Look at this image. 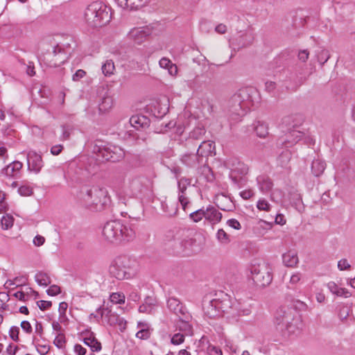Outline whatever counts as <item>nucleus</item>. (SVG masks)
<instances>
[{
  "instance_id": "obj_64",
  "label": "nucleus",
  "mask_w": 355,
  "mask_h": 355,
  "mask_svg": "<svg viewBox=\"0 0 355 355\" xmlns=\"http://www.w3.org/2000/svg\"><path fill=\"white\" fill-rule=\"evenodd\" d=\"M18 350V347L12 344L9 345L6 349V352L9 355H15Z\"/></svg>"
},
{
  "instance_id": "obj_24",
  "label": "nucleus",
  "mask_w": 355,
  "mask_h": 355,
  "mask_svg": "<svg viewBox=\"0 0 355 355\" xmlns=\"http://www.w3.org/2000/svg\"><path fill=\"white\" fill-rule=\"evenodd\" d=\"M253 129L258 137L265 138L268 135V128L266 124L261 121H257L253 124Z\"/></svg>"
},
{
  "instance_id": "obj_32",
  "label": "nucleus",
  "mask_w": 355,
  "mask_h": 355,
  "mask_svg": "<svg viewBox=\"0 0 355 355\" xmlns=\"http://www.w3.org/2000/svg\"><path fill=\"white\" fill-rule=\"evenodd\" d=\"M114 64L111 60H106L102 66V71L105 76H110L114 74Z\"/></svg>"
},
{
  "instance_id": "obj_36",
  "label": "nucleus",
  "mask_w": 355,
  "mask_h": 355,
  "mask_svg": "<svg viewBox=\"0 0 355 355\" xmlns=\"http://www.w3.org/2000/svg\"><path fill=\"white\" fill-rule=\"evenodd\" d=\"M110 300L113 304H124L125 297L123 293H113L110 296Z\"/></svg>"
},
{
  "instance_id": "obj_4",
  "label": "nucleus",
  "mask_w": 355,
  "mask_h": 355,
  "mask_svg": "<svg viewBox=\"0 0 355 355\" xmlns=\"http://www.w3.org/2000/svg\"><path fill=\"white\" fill-rule=\"evenodd\" d=\"M85 18L90 26H105L111 20V9L101 1L92 2L85 11Z\"/></svg>"
},
{
  "instance_id": "obj_3",
  "label": "nucleus",
  "mask_w": 355,
  "mask_h": 355,
  "mask_svg": "<svg viewBox=\"0 0 355 355\" xmlns=\"http://www.w3.org/2000/svg\"><path fill=\"white\" fill-rule=\"evenodd\" d=\"M102 236L105 241L117 244L132 239L135 232L130 227L123 224L120 220H111L103 226Z\"/></svg>"
},
{
  "instance_id": "obj_25",
  "label": "nucleus",
  "mask_w": 355,
  "mask_h": 355,
  "mask_svg": "<svg viewBox=\"0 0 355 355\" xmlns=\"http://www.w3.org/2000/svg\"><path fill=\"white\" fill-rule=\"evenodd\" d=\"M113 105V100L110 96H105L99 103L98 109L101 113H105L111 110Z\"/></svg>"
},
{
  "instance_id": "obj_49",
  "label": "nucleus",
  "mask_w": 355,
  "mask_h": 355,
  "mask_svg": "<svg viewBox=\"0 0 355 355\" xmlns=\"http://www.w3.org/2000/svg\"><path fill=\"white\" fill-rule=\"evenodd\" d=\"M257 207L261 211H270V205L267 200L262 199L257 202Z\"/></svg>"
},
{
  "instance_id": "obj_45",
  "label": "nucleus",
  "mask_w": 355,
  "mask_h": 355,
  "mask_svg": "<svg viewBox=\"0 0 355 355\" xmlns=\"http://www.w3.org/2000/svg\"><path fill=\"white\" fill-rule=\"evenodd\" d=\"M177 328L180 329V331L184 332V335L191 331V326L190 324L184 321L179 320L177 323Z\"/></svg>"
},
{
  "instance_id": "obj_37",
  "label": "nucleus",
  "mask_w": 355,
  "mask_h": 355,
  "mask_svg": "<svg viewBox=\"0 0 355 355\" xmlns=\"http://www.w3.org/2000/svg\"><path fill=\"white\" fill-rule=\"evenodd\" d=\"M168 307L170 310L177 313L178 311L181 310V304L175 298H170L167 302Z\"/></svg>"
},
{
  "instance_id": "obj_13",
  "label": "nucleus",
  "mask_w": 355,
  "mask_h": 355,
  "mask_svg": "<svg viewBox=\"0 0 355 355\" xmlns=\"http://www.w3.org/2000/svg\"><path fill=\"white\" fill-rule=\"evenodd\" d=\"M197 154L200 157H208L214 155L215 144L212 141H205L199 146Z\"/></svg>"
},
{
  "instance_id": "obj_52",
  "label": "nucleus",
  "mask_w": 355,
  "mask_h": 355,
  "mask_svg": "<svg viewBox=\"0 0 355 355\" xmlns=\"http://www.w3.org/2000/svg\"><path fill=\"white\" fill-rule=\"evenodd\" d=\"M207 352L209 355H223L221 349L214 345H209Z\"/></svg>"
},
{
  "instance_id": "obj_22",
  "label": "nucleus",
  "mask_w": 355,
  "mask_h": 355,
  "mask_svg": "<svg viewBox=\"0 0 355 355\" xmlns=\"http://www.w3.org/2000/svg\"><path fill=\"white\" fill-rule=\"evenodd\" d=\"M108 322L111 325L117 326L121 331L125 330L126 328V321L123 318H120L116 314H110L108 319Z\"/></svg>"
},
{
  "instance_id": "obj_8",
  "label": "nucleus",
  "mask_w": 355,
  "mask_h": 355,
  "mask_svg": "<svg viewBox=\"0 0 355 355\" xmlns=\"http://www.w3.org/2000/svg\"><path fill=\"white\" fill-rule=\"evenodd\" d=\"M150 34V31L148 27L133 28L129 31L128 38L135 44H140L147 39Z\"/></svg>"
},
{
  "instance_id": "obj_61",
  "label": "nucleus",
  "mask_w": 355,
  "mask_h": 355,
  "mask_svg": "<svg viewBox=\"0 0 355 355\" xmlns=\"http://www.w3.org/2000/svg\"><path fill=\"white\" fill-rule=\"evenodd\" d=\"M63 146L61 144L55 145L51 147V153L53 155H58L62 150Z\"/></svg>"
},
{
  "instance_id": "obj_26",
  "label": "nucleus",
  "mask_w": 355,
  "mask_h": 355,
  "mask_svg": "<svg viewBox=\"0 0 355 355\" xmlns=\"http://www.w3.org/2000/svg\"><path fill=\"white\" fill-rule=\"evenodd\" d=\"M259 189L263 192H268L272 187V182L268 178L259 176L257 178Z\"/></svg>"
},
{
  "instance_id": "obj_30",
  "label": "nucleus",
  "mask_w": 355,
  "mask_h": 355,
  "mask_svg": "<svg viewBox=\"0 0 355 355\" xmlns=\"http://www.w3.org/2000/svg\"><path fill=\"white\" fill-rule=\"evenodd\" d=\"M146 119L144 116H132L130 119V123L132 127L136 129H139L140 128H143L144 126V123H146Z\"/></svg>"
},
{
  "instance_id": "obj_51",
  "label": "nucleus",
  "mask_w": 355,
  "mask_h": 355,
  "mask_svg": "<svg viewBox=\"0 0 355 355\" xmlns=\"http://www.w3.org/2000/svg\"><path fill=\"white\" fill-rule=\"evenodd\" d=\"M150 336V329H144L139 330L138 332L136 334V336L138 338L145 340L148 339Z\"/></svg>"
},
{
  "instance_id": "obj_58",
  "label": "nucleus",
  "mask_w": 355,
  "mask_h": 355,
  "mask_svg": "<svg viewBox=\"0 0 355 355\" xmlns=\"http://www.w3.org/2000/svg\"><path fill=\"white\" fill-rule=\"evenodd\" d=\"M309 53L307 50H302L298 53L297 57L300 61L305 62L309 58Z\"/></svg>"
},
{
  "instance_id": "obj_11",
  "label": "nucleus",
  "mask_w": 355,
  "mask_h": 355,
  "mask_svg": "<svg viewBox=\"0 0 355 355\" xmlns=\"http://www.w3.org/2000/svg\"><path fill=\"white\" fill-rule=\"evenodd\" d=\"M123 9L138 10L148 3L150 0H115Z\"/></svg>"
},
{
  "instance_id": "obj_23",
  "label": "nucleus",
  "mask_w": 355,
  "mask_h": 355,
  "mask_svg": "<svg viewBox=\"0 0 355 355\" xmlns=\"http://www.w3.org/2000/svg\"><path fill=\"white\" fill-rule=\"evenodd\" d=\"M326 168V164L324 161L320 159H315L312 162L311 171L313 174L318 177L321 175Z\"/></svg>"
},
{
  "instance_id": "obj_50",
  "label": "nucleus",
  "mask_w": 355,
  "mask_h": 355,
  "mask_svg": "<svg viewBox=\"0 0 355 355\" xmlns=\"http://www.w3.org/2000/svg\"><path fill=\"white\" fill-rule=\"evenodd\" d=\"M20 327L22 329V330L28 334H31L33 331V327H32V325L31 324V323L27 321V320H24L21 322V324H20Z\"/></svg>"
},
{
  "instance_id": "obj_40",
  "label": "nucleus",
  "mask_w": 355,
  "mask_h": 355,
  "mask_svg": "<svg viewBox=\"0 0 355 355\" xmlns=\"http://www.w3.org/2000/svg\"><path fill=\"white\" fill-rule=\"evenodd\" d=\"M190 218L195 223L200 221L203 218H205V209H200L193 211L190 214Z\"/></svg>"
},
{
  "instance_id": "obj_59",
  "label": "nucleus",
  "mask_w": 355,
  "mask_h": 355,
  "mask_svg": "<svg viewBox=\"0 0 355 355\" xmlns=\"http://www.w3.org/2000/svg\"><path fill=\"white\" fill-rule=\"evenodd\" d=\"M159 66L164 69H168L173 63L166 58H162L159 62Z\"/></svg>"
},
{
  "instance_id": "obj_27",
  "label": "nucleus",
  "mask_w": 355,
  "mask_h": 355,
  "mask_svg": "<svg viewBox=\"0 0 355 355\" xmlns=\"http://www.w3.org/2000/svg\"><path fill=\"white\" fill-rule=\"evenodd\" d=\"M217 309H219V316L227 311L230 308V301L227 295H225L222 300L217 299Z\"/></svg>"
},
{
  "instance_id": "obj_60",
  "label": "nucleus",
  "mask_w": 355,
  "mask_h": 355,
  "mask_svg": "<svg viewBox=\"0 0 355 355\" xmlns=\"http://www.w3.org/2000/svg\"><path fill=\"white\" fill-rule=\"evenodd\" d=\"M86 74V72L84 70L78 69L76 72L73 75L72 79L74 81H78L80 79L83 78Z\"/></svg>"
},
{
  "instance_id": "obj_28",
  "label": "nucleus",
  "mask_w": 355,
  "mask_h": 355,
  "mask_svg": "<svg viewBox=\"0 0 355 355\" xmlns=\"http://www.w3.org/2000/svg\"><path fill=\"white\" fill-rule=\"evenodd\" d=\"M327 287L333 294H335L338 296L347 297V291L345 288L338 287V285L333 282H329L327 284Z\"/></svg>"
},
{
  "instance_id": "obj_46",
  "label": "nucleus",
  "mask_w": 355,
  "mask_h": 355,
  "mask_svg": "<svg viewBox=\"0 0 355 355\" xmlns=\"http://www.w3.org/2000/svg\"><path fill=\"white\" fill-rule=\"evenodd\" d=\"M205 133V130L201 127H197L191 132V137L193 139H198Z\"/></svg>"
},
{
  "instance_id": "obj_57",
  "label": "nucleus",
  "mask_w": 355,
  "mask_h": 355,
  "mask_svg": "<svg viewBox=\"0 0 355 355\" xmlns=\"http://www.w3.org/2000/svg\"><path fill=\"white\" fill-rule=\"evenodd\" d=\"M227 224L230 227H231L235 230H240L241 228V225L240 223L237 220L234 219V218L228 220L227 221Z\"/></svg>"
},
{
  "instance_id": "obj_21",
  "label": "nucleus",
  "mask_w": 355,
  "mask_h": 355,
  "mask_svg": "<svg viewBox=\"0 0 355 355\" xmlns=\"http://www.w3.org/2000/svg\"><path fill=\"white\" fill-rule=\"evenodd\" d=\"M283 262L287 267H295L298 263V257L295 252L289 251L283 254Z\"/></svg>"
},
{
  "instance_id": "obj_5",
  "label": "nucleus",
  "mask_w": 355,
  "mask_h": 355,
  "mask_svg": "<svg viewBox=\"0 0 355 355\" xmlns=\"http://www.w3.org/2000/svg\"><path fill=\"white\" fill-rule=\"evenodd\" d=\"M291 309L279 308L275 314V323L281 331H286L288 334H295L302 326L300 318Z\"/></svg>"
},
{
  "instance_id": "obj_55",
  "label": "nucleus",
  "mask_w": 355,
  "mask_h": 355,
  "mask_svg": "<svg viewBox=\"0 0 355 355\" xmlns=\"http://www.w3.org/2000/svg\"><path fill=\"white\" fill-rule=\"evenodd\" d=\"M338 267L340 270H344L350 268L351 266L347 259H343L338 261Z\"/></svg>"
},
{
  "instance_id": "obj_48",
  "label": "nucleus",
  "mask_w": 355,
  "mask_h": 355,
  "mask_svg": "<svg viewBox=\"0 0 355 355\" xmlns=\"http://www.w3.org/2000/svg\"><path fill=\"white\" fill-rule=\"evenodd\" d=\"M18 192L22 196H30L33 193V189L29 186H21L18 189Z\"/></svg>"
},
{
  "instance_id": "obj_34",
  "label": "nucleus",
  "mask_w": 355,
  "mask_h": 355,
  "mask_svg": "<svg viewBox=\"0 0 355 355\" xmlns=\"http://www.w3.org/2000/svg\"><path fill=\"white\" fill-rule=\"evenodd\" d=\"M1 224L2 229L7 230L13 226L14 218L11 215L6 214L2 217Z\"/></svg>"
},
{
  "instance_id": "obj_14",
  "label": "nucleus",
  "mask_w": 355,
  "mask_h": 355,
  "mask_svg": "<svg viewBox=\"0 0 355 355\" xmlns=\"http://www.w3.org/2000/svg\"><path fill=\"white\" fill-rule=\"evenodd\" d=\"M303 135V132L300 130L295 129L291 130L286 134L285 139L282 141V144L286 148L290 147L300 141Z\"/></svg>"
},
{
  "instance_id": "obj_56",
  "label": "nucleus",
  "mask_w": 355,
  "mask_h": 355,
  "mask_svg": "<svg viewBox=\"0 0 355 355\" xmlns=\"http://www.w3.org/2000/svg\"><path fill=\"white\" fill-rule=\"evenodd\" d=\"M73 351L77 355H85L86 354V349L80 344H76L73 347Z\"/></svg>"
},
{
  "instance_id": "obj_9",
  "label": "nucleus",
  "mask_w": 355,
  "mask_h": 355,
  "mask_svg": "<svg viewBox=\"0 0 355 355\" xmlns=\"http://www.w3.org/2000/svg\"><path fill=\"white\" fill-rule=\"evenodd\" d=\"M27 163L29 171L39 173L43 166L42 155L33 150L29 151L27 154Z\"/></svg>"
},
{
  "instance_id": "obj_53",
  "label": "nucleus",
  "mask_w": 355,
  "mask_h": 355,
  "mask_svg": "<svg viewBox=\"0 0 355 355\" xmlns=\"http://www.w3.org/2000/svg\"><path fill=\"white\" fill-rule=\"evenodd\" d=\"M60 293V288L57 285H52L47 290L49 295L55 296Z\"/></svg>"
},
{
  "instance_id": "obj_17",
  "label": "nucleus",
  "mask_w": 355,
  "mask_h": 355,
  "mask_svg": "<svg viewBox=\"0 0 355 355\" xmlns=\"http://www.w3.org/2000/svg\"><path fill=\"white\" fill-rule=\"evenodd\" d=\"M222 214L214 207H208L205 209V219L211 224H216L220 221Z\"/></svg>"
},
{
  "instance_id": "obj_41",
  "label": "nucleus",
  "mask_w": 355,
  "mask_h": 355,
  "mask_svg": "<svg viewBox=\"0 0 355 355\" xmlns=\"http://www.w3.org/2000/svg\"><path fill=\"white\" fill-rule=\"evenodd\" d=\"M33 342L35 343L37 351L41 355L46 354L50 349L49 345H40L37 343V338L34 337Z\"/></svg>"
},
{
  "instance_id": "obj_19",
  "label": "nucleus",
  "mask_w": 355,
  "mask_h": 355,
  "mask_svg": "<svg viewBox=\"0 0 355 355\" xmlns=\"http://www.w3.org/2000/svg\"><path fill=\"white\" fill-rule=\"evenodd\" d=\"M272 227V223L260 220L254 227V232L259 236H263L266 232Z\"/></svg>"
},
{
  "instance_id": "obj_47",
  "label": "nucleus",
  "mask_w": 355,
  "mask_h": 355,
  "mask_svg": "<svg viewBox=\"0 0 355 355\" xmlns=\"http://www.w3.org/2000/svg\"><path fill=\"white\" fill-rule=\"evenodd\" d=\"M8 210V204L6 202V194L0 191V213H4Z\"/></svg>"
},
{
  "instance_id": "obj_31",
  "label": "nucleus",
  "mask_w": 355,
  "mask_h": 355,
  "mask_svg": "<svg viewBox=\"0 0 355 355\" xmlns=\"http://www.w3.org/2000/svg\"><path fill=\"white\" fill-rule=\"evenodd\" d=\"M296 116L295 115H288L282 119L281 125L282 128H287L288 130L292 128L297 126L295 123Z\"/></svg>"
},
{
  "instance_id": "obj_62",
  "label": "nucleus",
  "mask_w": 355,
  "mask_h": 355,
  "mask_svg": "<svg viewBox=\"0 0 355 355\" xmlns=\"http://www.w3.org/2000/svg\"><path fill=\"white\" fill-rule=\"evenodd\" d=\"M179 201L182 206L183 209L185 210L187 205L189 204V200L184 193L179 195Z\"/></svg>"
},
{
  "instance_id": "obj_33",
  "label": "nucleus",
  "mask_w": 355,
  "mask_h": 355,
  "mask_svg": "<svg viewBox=\"0 0 355 355\" xmlns=\"http://www.w3.org/2000/svg\"><path fill=\"white\" fill-rule=\"evenodd\" d=\"M352 311L351 308L347 305H340L338 309V315L342 322H346L350 312Z\"/></svg>"
},
{
  "instance_id": "obj_38",
  "label": "nucleus",
  "mask_w": 355,
  "mask_h": 355,
  "mask_svg": "<svg viewBox=\"0 0 355 355\" xmlns=\"http://www.w3.org/2000/svg\"><path fill=\"white\" fill-rule=\"evenodd\" d=\"M53 344L59 349H63L66 345V338L62 333H59L56 335Z\"/></svg>"
},
{
  "instance_id": "obj_18",
  "label": "nucleus",
  "mask_w": 355,
  "mask_h": 355,
  "mask_svg": "<svg viewBox=\"0 0 355 355\" xmlns=\"http://www.w3.org/2000/svg\"><path fill=\"white\" fill-rule=\"evenodd\" d=\"M245 94L248 95L245 101H248L252 106H254L259 103L260 96L256 88L253 87H245Z\"/></svg>"
},
{
  "instance_id": "obj_10",
  "label": "nucleus",
  "mask_w": 355,
  "mask_h": 355,
  "mask_svg": "<svg viewBox=\"0 0 355 355\" xmlns=\"http://www.w3.org/2000/svg\"><path fill=\"white\" fill-rule=\"evenodd\" d=\"M217 299L205 297L202 302L204 313L209 318L219 317V309H217Z\"/></svg>"
},
{
  "instance_id": "obj_29",
  "label": "nucleus",
  "mask_w": 355,
  "mask_h": 355,
  "mask_svg": "<svg viewBox=\"0 0 355 355\" xmlns=\"http://www.w3.org/2000/svg\"><path fill=\"white\" fill-rule=\"evenodd\" d=\"M35 279L37 283L40 286H46L51 283L50 277L48 274L43 272H37L35 275Z\"/></svg>"
},
{
  "instance_id": "obj_12",
  "label": "nucleus",
  "mask_w": 355,
  "mask_h": 355,
  "mask_svg": "<svg viewBox=\"0 0 355 355\" xmlns=\"http://www.w3.org/2000/svg\"><path fill=\"white\" fill-rule=\"evenodd\" d=\"M82 337L84 343L89 347L92 352H99L101 350V344L92 332H84L82 334Z\"/></svg>"
},
{
  "instance_id": "obj_1",
  "label": "nucleus",
  "mask_w": 355,
  "mask_h": 355,
  "mask_svg": "<svg viewBox=\"0 0 355 355\" xmlns=\"http://www.w3.org/2000/svg\"><path fill=\"white\" fill-rule=\"evenodd\" d=\"M246 284L252 291L269 286L273 278L272 269L263 260L253 259L245 270Z\"/></svg>"
},
{
  "instance_id": "obj_42",
  "label": "nucleus",
  "mask_w": 355,
  "mask_h": 355,
  "mask_svg": "<svg viewBox=\"0 0 355 355\" xmlns=\"http://www.w3.org/2000/svg\"><path fill=\"white\" fill-rule=\"evenodd\" d=\"M185 335L184 333L175 334L171 339V343L174 345H179L184 341Z\"/></svg>"
},
{
  "instance_id": "obj_39",
  "label": "nucleus",
  "mask_w": 355,
  "mask_h": 355,
  "mask_svg": "<svg viewBox=\"0 0 355 355\" xmlns=\"http://www.w3.org/2000/svg\"><path fill=\"white\" fill-rule=\"evenodd\" d=\"M317 57L318 61L321 64V65H323L329 59L330 54L327 50L322 49L318 53Z\"/></svg>"
},
{
  "instance_id": "obj_7",
  "label": "nucleus",
  "mask_w": 355,
  "mask_h": 355,
  "mask_svg": "<svg viewBox=\"0 0 355 355\" xmlns=\"http://www.w3.org/2000/svg\"><path fill=\"white\" fill-rule=\"evenodd\" d=\"M165 241L167 242L174 241L173 247L179 252H185L191 249V247L194 244V240L191 238L184 237H176L172 233L166 234L165 236Z\"/></svg>"
},
{
  "instance_id": "obj_20",
  "label": "nucleus",
  "mask_w": 355,
  "mask_h": 355,
  "mask_svg": "<svg viewBox=\"0 0 355 355\" xmlns=\"http://www.w3.org/2000/svg\"><path fill=\"white\" fill-rule=\"evenodd\" d=\"M128 189L130 190V198H135L142 191V187L139 184V180L137 178L132 179L129 182Z\"/></svg>"
},
{
  "instance_id": "obj_54",
  "label": "nucleus",
  "mask_w": 355,
  "mask_h": 355,
  "mask_svg": "<svg viewBox=\"0 0 355 355\" xmlns=\"http://www.w3.org/2000/svg\"><path fill=\"white\" fill-rule=\"evenodd\" d=\"M35 333L40 338H42L44 334L43 325L41 322L36 321L35 325Z\"/></svg>"
},
{
  "instance_id": "obj_15",
  "label": "nucleus",
  "mask_w": 355,
  "mask_h": 355,
  "mask_svg": "<svg viewBox=\"0 0 355 355\" xmlns=\"http://www.w3.org/2000/svg\"><path fill=\"white\" fill-rule=\"evenodd\" d=\"M289 201L293 207L298 211L302 212L304 210V205L302 202L301 194L297 190H291L289 192Z\"/></svg>"
},
{
  "instance_id": "obj_44",
  "label": "nucleus",
  "mask_w": 355,
  "mask_h": 355,
  "mask_svg": "<svg viewBox=\"0 0 355 355\" xmlns=\"http://www.w3.org/2000/svg\"><path fill=\"white\" fill-rule=\"evenodd\" d=\"M191 184V182L189 179L186 178H182L179 180L178 181V189L181 193H184V191L187 190V187L189 186Z\"/></svg>"
},
{
  "instance_id": "obj_63",
  "label": "nucleus",
  "mask_w": 355,
  "mask_h": 355,
  "mask_svg": "<svg viewBox=\"0 0 355 355\" xmlns=\"http://www.w3.org/2000/svg\"><path fill=\"white\" fill-rule=\"evenodd\" d=\"M45 242V239L44 236H40V235H37L34 239H33V243L36 246H41Z\"/></svg>"
},
{
  "instance_id": "obj_2",
  "label": "nucleus",
  "mask_w": 355,
  "mask_h": 355,
  "mask_svg": "<svg viewBox=\"0 0 355 355\" xmlns=\"http://www.w3.org/2000/svg\"><path fill=\"white\" fill-rule=\"evenodd\" d=\"M139 266L136 259L128 256H119L111 263L109 273L119 280L130 279L135 277Z\"/></svg>"
},
{
  "instance_id": "obj_43",
  "label": "nucleus",
  "mask_w": 355,
  "mask_h": 355,
  "mask_svg": "<svg viewBox=\"0 0 355 355\" xmlns=\"http://www.w3.org/2000/svg\"><path fill=\"white\" fill-rule=\"evenodd\" d=\"M9 336L15 342H19V328L17 326H12L9 329Z\"/></svg>"
},
{
  "instance_id": "obj_16",
  "label": "nucleus",
  "mask_w": 355,
  "mask_h": 355,
  "mask_svg": "<svg viewBox=\"0 0 355 355\" xmlns=\"http://www.w3.org/2000/svg\"><path fill=\"white\" fill-rule=\"evenodd\" d=\"M23 164L19 161H14L1 170V173L6 176L15 177L22 168Z\"/></svg>"
},
{
  "instance_id": "obj_35",
  "label": "nucleus",
  "mask_w": 355,
  "mask_h": 355,
  "mask_svg": "<svg viewBox=\"0 0 355 355\" xmlns=\"http://www.w3.org/2000/svg\"><path fill=\"white\" fill-rule=\"evenodd\" d=\"M216 239L219 243L223 245H227L230 243V238L223 229H220L217 231Z\"/></svg>"
},
{
  "instance_id": "obj_6",
  "label": "nucleus",
  "mask_w": 355,
  "mask_h": 355,
  "mask_svg": "<svg viewBox=\"0 0 355 355\" xmlns=\"http://www.w3.org/2000/svg\"><path fill=\"white\" fill-rule=\"evenodd\" d=\"M79 199L85 207L95 211L102 210L109 201L107 191L97 187L83 188L80 192Z\"/></svg>"
}]
</instances>
